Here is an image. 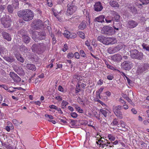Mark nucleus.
<instances>
[{"label":"nucleus","mask_w":149,"mask_h":149,"mask_svg":"<svg viewBox=\"0 0 149 149\" xmlns=\"http://www.w3.org/2000/svg\"><path fill=\"white\" fill-rule=\"evenodd\" d=\"M20 17H22L25 21H28L32 19L34 16L33 12L29 9H25L19 11L17 13Z\"/></svg>","instance_id":"f257e3e1"},{"label":"nucleus","mask_w":149,"mask_h":149,"mask_svg":"<svg viewBox=\"0 0 149 149\" xmlns=\"http://www.w3.org/2000/svg\"><path fill=\"white\" fill-rule=\"evenodd\" d=\"M105 138L101 137L99 139L98 141L96 142L97 145H100V147L101 149H111V148L113 147V144L112 143H111L105 139Z\"/></svg>","instance_id":"f03ea898"},{"label":"nucleus","mask_w":149,"mask_h":149,"mask_svg":"<svg viewBox=\"0 0 149 149\" xmlns=\"http://www.w3.org/2000/svg\"><path fill=\"white\" fill-rule=\"evenodd\" d=\"M67 10L66 15H70L74 13L77 9V6L74 5L72 3H69L67 5Z\"/></svg>","instance_id":"7ed1b4c3"},{"label":"nucleus","mask_w":149,"mask_h":149,"mask_svg":"<svg viewBox=\"0 0 149 149\" xmlns=\"http://www.w3.org/2000/svg\"><path fill=\"white\" fill-rule=\"evenodd\" d=\"M130 56L132 58L142 60L143 57V53L139 52L136 49H134L130 51Z\"/></svg>","instance_id":"20e7f679"},{"label":"nucleus","mask_w":149,"mask_h":149,"mask_svg":"<svg viewBox=\"0 0 149 149\" xmlns=\"http://www.w3.org/2000/svg\"><path fill=\"white\" fill-rule=\"evenodd\" d=\"M101 31L102 33L108 35H112L115 33V31L113 29V28L108 26L103 27Z\"/></svg>","instance_id":"39448f33"},{"label":"nucleus","mask_w":149,"mask_h":149,"mask_svg":"<svg viewBox=\"0 0 149 149\" xmlns=\"http://www.w3.org/2000/svg\"><path fill=\"white\" fill-rule=\"evenodd\" d=\"M2 24L4 28H7L10 26L12 21L9 18H4L1 19Z\"/></svg>","instance_id":"423d86ee"},{"label":"nucleus","mask_w":149,"mask_h":149,"mask_svg":"<svg viewBox=\"0 0 149 149\" xmlns=\"http://www.w3.org/2000/svg\"><path fill=\"white\" fill-rule=\"evenodd\" d=\"M149 67V65L145 63L141 65L138 69V73H141L148 70Z\"/></svg>","instance_id":"0eeeda50"},{"label":"nucleus","mask_w":149,"mask_h":149,"mask_svg":"<svg viewBox=\"0 0 149 149\" xmlns=\"http://www.w3.org/2000/svg\"><path fill=\"white\" fill-rule=\"evenodd\" d=\"M10 77L16 82H19L21 81V78L16 74L13 72H10L9 74Z\"/></svg>","instance_id":"6e6552de"},{"label":"nucleus","mask_w":149,"mask_h":149,"mask_svg":"<svg viewBox=\"0 0 149 149\" xmlns=\"http://www.w3.org/2000/svg\"><path fill=\"white\" fill-rule=\"evenodd\" d=\"M113 110L116 116L120 117L121 115V106H113Z\"/></svg>","instance_id":"1a4fd4ad"},{"label":"nucleus","mask_w":149,"mask_h":149,"mask_svg":"<svg viewBox=\"0 0 149 149\" xmlns=\"http://www.w3.org/2000/svg\"><path fill=\"white\" fill-rule=\"evenodd\" d=\"M116 42V40L114 38L107 37L105 45H113Z\"/></svg>","instance_id":"9d476101"},{"label":"nucleus","mask_w":149,"mask_h":149,"mask_svg":"<svg viewBox=\"0 0 149 149\" xmlns=\"http://www.w3.org/2000/svg\"><path fill=\"white\" fill-rule=\"evenodd\" d=\"M94 10L97 12L101 11L103 9V7L101 3L100 2H97L94 5Z\"/></svg>","instance_id":"9b49d317"},{"label":"nucleus","mask_w":149,"mask_h":149,"mask_svg":"<svg viewBox=\"0 0 149 149\" xmlns=\"http://www.w3.org/2000/svg\"><path fill=\"white\" fill-rule=\"evenodd\" d=\"M86 86V84L84 83L81 84V83H80V84H77L76 88V93L81 91L83 89H84Z\"/></svg>","instance_id":"f8f14e48"},{"label":"nucleus","mask_w":149,"mask_h":149,"mask_svg":"<svg viewBox=\"0 0 149 149\" xmlns=\"http://www.w3.org/2000/svg\"><path fill=\"white\" fill-rule=\"evenodd\" d=\"M120 49V47L119 46H117L114 47H109L108 48L107 51L109 53L112 54L118 51Z\"/></svg>","instance_id":"ddd939ff"},{"label":"nucleus","mask_w":149,"mask_h":149,"mask_svg":"<svg viewBox=\"0 0 149 149\" xmlns=\"http://www.w3.org/2000/svg\"><path fill=\"white\" fill-rule=\"evenodd\" d=\"M123 68L125 70L130 69L131 68L132 63L127 61H125L123 63Z\"/></svg>","instance_id":"4468645a"},{"label":"nucleus","mask_w":149,"mask_h":149,"mask_svg":"<svg viewBox=\"0 0 149 149\" xmlns=\"http://www.w3.org/2000/svg\"><path fill=\"white\" fill-rule=\"evenodd\" d=\"M112 17L113 18V20H114L116 22L119 21L120 17V15L116 12L113 11L112 12Z\"/></svg>","instance_id":"2eb2a0df"},{"label":"nucleus","mask_w":149,"mask_h":149,"mask_svg":"<svg viewBox=\"0 0 149 149\" xmlns=\"http://www.w3.org/2000/svg\"><path fill=\"white\" fill-rule=\"evenodd\" d=\"M2 35L3 38L8 41H10L11 40V36L10 35L5 32H3L2 33Z\"/></svg>","instance_id":"dca6fc26"},{"label":"nucleus","mask_w":149,"mask_h":149,"mask_svg":"<svg viewBox=\"0 0 149 149\" xmlns=\"http://www.w3.org/2000/svg\"><path fill=\"white\" fill-rule=\"evenodd\" d=\"M42 45V44H34L31 47L32 49L34 51L39 50L41 49L40 47Z\"/></svg>","instance_id":"f3484780"},{"label":"nucleus","mask_w":149,"mask_h":149,"mask_svg":"<svg viewBox=\"0 0 149 149\" xmlns=\"http://www.w3.org/2000/svg\"><path fill=\"white\" fill-rule=\"evenodd\" d=\"M106 38L107 37H105L103 35H101L98 36L97 37V40L103 44L105 45Z\"/></svg>","instance_id":"a211bd4d"},{"label":"nucleus","mask_w":149,"mask_h":149,"mask_svg":"<svg viewBox=\"0 0 149 149\" xmlns=\"http://www.w3.org/2000/svg\"><path fill=\"white\" fill-rule=\"evenodd\" d=\"M138 24V23L136 22L133 21L131 20L128 23V26L130 28H134Z\"/></svg>","instance_id":"6ab92c4d"},{"label":"nucleus","mask_w":149,"mask_h":149,"mask_svg":"<svg viewBox=\"0 0 149 149\" xmlns=\"http://www.w3.org/2000/svg\"><path fill=\"white\" fill-rule=\"evenodd\" d=\"M105 18L104 16L103 15H100L96 17L94 19L95 21L99 22L102 23L104 22V19Z\"/></svg>","instance_id":"aec40b11"},{"label":"nucleus","mask_w":149,"mask_h":149,"mask_svg":"<svg viewBox=\"0 0 149 149\" xmlns=\"http://www.w3.org/2000/svg\"><path fill=\"white\" fill-rule=\"evenodd\" d=\"M112 58L114 61L118 62L121 60V56L119 54H116L112 56Z\"/></svg>","instance_id":"412c9836"},{"label":"nucleus","mask_w":149,"mask_h":149,"mask_svg":"<svg viewBox=\"0 0 149 149\" xmlns=\"http://www.w3.org/2000/svg\"><path fill=\"white\" fill-rule=\"evenodd\" d=\"M3 58L7 61L10 63H12L15 61V59L11 56H4L3 57Z\"/></svg>","instance_id":"4be33fe9"},{"label":"nucleus","mask_w":149,"mask_h":149,"mask_svg":"<svg viewBox=\"0 0 149 149\" xmlns=\"http://www.w3.org/2000/svg\"><path fill=\"white\" fill-rule=\"evenodd\" d=\"M109 4L111 6L114 8H118L119 6L118 3L114 1H110L109 2Z\"/></svg>","instance_id":"5701e85b"},{"label":"nucleus","mask_w":149,"mask_h":149,"mask_svg":"<svg viewBox=\"0 0 149 149\" xmlns=\"http://www.w3.org/2000/svg\"><path fill=\"white\" fill-rule=\"evenodd\" d=\"M82 77L80 75L76 74L73 75L72 77V82L73 81V80L76 79L78 82H79V81L82 80Z\"/></svg>","instance_id":"b1692460"},{"label":"nucleus","mask_w":149,"mask_h":149,"mask_svg":"<svg viewBox=\"0 0 149 149\" xmlns=\"http://www.w3.org/2000/svg\"><path fill=\"white\" fill-rule=\"evenodd\" d=\"M22 38L24 42L26 44H28L29 42L31 39L28 36L25 35L23 36Z\"/></svg>","instance_id":"393cba45"},{"label":"nucleus","mask_w":149,"mask_h":149,"mask_svg":"<svg viewBox=\"0 0 149 149\" xmlns=\"http://www.w3.org/2000/svg\"><path fill=\"white\" fill-rule=\"evenodd\" d=\"M12 5L15 8H19V5L18 0H12Z\"/></svg>","instance_id":"a878e982"},{"label":"nucleus","mask_w":149,"mask_h":149,"mask_svg":"<svg viewBox=\"0 0 149 149\" xmlns=\"http://www.w3.org/2000/svg\"><path fill=\"white\" fill-rule=\"evenodd\" d=\"M26 67L28 69L31 70L32 71H35L36 70L35 66L33 64H27L26 65Z\"/></svg>","instance_id":"bb28decb"},{"label":"nucleus","mask_w":149,"mask_h":149,"mask_svg":"<svg viewBox=\"0 0 149 149\" xmlns=\"http://www.w3.org/2000/svg\"><path fill=\"white\" fill-rule=\"evenodd\" d=\"M123 49L122 51H123V52L122 53H124V55H127L128 54V52L127 51L128 50L127 49V47L126 45H124L123 46H122V49Z\"/></svg>","instance_id":"cd10ccee"},{"label":"nucleus","mask_w":149,"mask_h":149,"mask_svg":"<svg viewBox=\"0 0 149 149\" xmlns=\"http://www.w3.org/2000/svg\"><path fill=\"white\" fill-rule=\"evenodd\" d=\"M70 125L72 127H77V124L78 123V121L77 120H72L70 119Z\"/></svg>","instance_id":"c85d7f7f"},{"label":"nucleus","mask_w":149,"mask_h":149,"mask_svg":"<svg viewBox=\"0 0 149 149\" xmlns=\"http://www.w3.org/2000/svg\"><path fill=\"white\" fill-rule=\"evenodd\" d=\"M8 125L9 126H6V127L5 129L7 132H9L10 131V129H13L14 128V127L12 123L10 122H8Z\"/></svg>","instance_id":"c756f323"},{"label":"nucleus","mask_w":149,"mask_h":149,"mask_svg":"<svg viewBox=\"0 0 149 149\" xmlns=\"http://www.w3.org/2000/svg\"><path fill=\"white\" fill-rule=\"evenodd\" d=\"M17 68L18 69H15V71L19 74L22 75L24 73V72L22 68H19L18 67H17Z\"/></svg>","instance_id":"7c9ffc66"},{"label":"nucleus","mask_w":149,"mask_h":149,"mask_svg":"<svg viewBox=\"0 0 149 149\" xmlns=\"http://www.w3.org/2000/svg\"><path fill=\"white\" fill-rule=\"evenodd\" d=\"M7 52V50L4 48L2 47L0 48V54L1 56H3V54L6 55Z\"/></svg>","instance_id":"2f4dec72"},{"label":"nucleus","mask_w":149,"mask_h":149,"mask_svg":"<svg viewBox=\"0 0 149 149\" xmlns=\"http://www.w3.org/2000/svg\"><path fill=\"white\" fill-rule=\"evenodd\" d=\"M16 57L17 59L22 63H23L24 61V59L20 54L16 55Z\"/></svg>","instance_id":"473e14b6"},{"label":"nucleus","mask_w":149,"mask_h":149,"mask_svg":"<svg viewBox=\"0 0 149 149\" xmlns=\"http://www.w3.org/2000/svg\"><path fill=\"white\" fill-rule=\"evenodd\" d=\"M86 26L85 21H83L80 24L79 26V29H84Z\"/></svg>","instance_id":"72a5a7b5"},{"label":"nucleus","mask_w":149,"mask_h":149,"mask_svg":"<svg viewBox=\"0 0 149 149\" xmlns=\"http://www.w3.org/2000/svg\"><path fill=\"white\" fill-rule=\"evenodd\" d=\"M65 37L67 38H69L70 36V32L68 31L65 30L63 33Z\"/></svg>","instance_id":"f704fd0d"},{"label":"nucleus","mask_w":149,"mask_h":149,"mask_svg":"<svg viewBox=\"0 0 149 149\" xmlns=\"http://www.w3.org/2000/svg\"><path fill=\"white\" fill-rule=\"evenodd\" d=\"M113 24L114 29L116 30H118L119 29H120V23H114Z\"/></svg>","instance_id":"c9c22d12"},{"label":"nucleus","mask_w":149,"mask_h":149,"mask_svg":"<svg viewBox=\"0 0 149 149\" xmlns=\"http://www.w3.org/2000/svg\"><path fill=\"white\" fill-rule=\"evenodd\" d=\"M122 96L124 98L126 99L130 103L132 104V103H133L131 100L126 95L123 93L122 94Z\"/></svg>","instance_id":"e433bc0d"},{"label":"nucleus","mask_w":149,"mask_h":149,"mask_svg":"<svg viewBox=\"0 0 149 149\" xmlns=\"http://www.w3.org/2000/svg\"><path fill=\"white\" fill-rule=\"evenodd\" d=\"M22 88L21 87L19 88H13V87H10L9 88V89L8 88V90H7L8 92L10 93H13L15 91V90L14 89H17L19 90H20L21 89H22Z\"/></svg>","instance_id":"4c0bfd02"},{"label":"nucleus","mask_w":149,"mask_h":149,"mask_svg":"<svg viewBox=\"0 0 149 149\" xmlns=\"http://www.w3.org/2000/svg\"><path fill=\"white\" fill-rule=\"evenodd\" d=\"M100 112L105 117L107 116V112L106 110L103 109H100Z\"/></svg>","instance_id":"58836bf2"},{"label":"nucleus","mask_w":149,"mask_h":149,"mask_svg":"<svg viewBox=\"0 0 149 149\" xmlns=\"http://www.w3.org/2000/svg\"><path fill=\"white\" fill-rule=\"evenodd\" d=\"M7 9L9 13H11L13 12V8L11 5H8L7 6Z\"/></svg>","instance_id":"ea45409f"},{"label":"nucleus","mask_w":149,"mask_h":149,"mask_svg":"<svg viewBox=\"0 0 149 149\" xmlns=\"http://www.w3.org/2000/svg\"><path fill=\"white\" fill-rule=\"evenodd\" d=\"M108 138L111 141L115 140V138L111 134H109L107 136Z\"/></svg>","instance_id":"a19ab883"},{"label":"nucleus","mask_w":149,"mask_h":149,"mask_svg":"<svg viewBox=\"0 0 149 149\" xmlns=\"http://www.w3.org/2000/svg\"><path fill=\"white\" fill-rule=\"evenodd\" d=\"M77 34L79 37L82 39H84L85 38V35L84 33L81 31H79Z\"/></svg>","instance_id":"79ce46f5"},{"label":"nucleus","mask_w":149,"mask_h":149,"mask_svg":"<svg viewBox=\"0 0 149 149\" xmlns=\"http://www.w3.org/2000/svg\"><path fill=\"white\" fill-rule=\"evenodd\" d=\"M68 104V103L66 101L63 100L61 103L62 108H66V106Z\"/></svg>","instance_id":"37998d69"},{"label":"nucleus","mask_w":149,"mask_h":149,"mask_svg":"<svg viewBox=\"0 0 149 149\" xmlns=\"http://www.w3.org/2000/svg\"><path fill=\"white\" fill-rule=\"evenodd\" d=\"M106 65H107V68H109V69H110L112 70H116L117 71H118V72H120L119 70H116V69H115V68L114 67H113L112 65H110L109 64H107L106 63Z\"/></svg>","instance_id":"c03bdc74"},{"label":"nucleus","mask_w":149,"mask_h":149,"mask_svg":"<svg viewBox=\"0 0 149 149\" xmlns=\"http://www.w3.org/2000/svg\"><path fill=\"white\" fill-rule=\"evenodd\" d=\"M75 108L76 110L79 113H82L83 112V110L78 105H76L75 106Z\"/></svg>","instance_id":"a18cd8bd"},{"label":"nucleus","mask_w":149,"mask_h":149,"mask_svg":"<svg viewBox=\"0 0 149 149\" xmlns=\"http://www.w3.org/2000/svg\"><path fill=\"white\" fill-rule=\"evenodd\" d=\"M20 50L22 52H26L27 51V49L25 46L22 45L20 47Z\"/></svg>","instance_id":"49530a36"},{"label":"nucleus","mask_w":149,"mask_h":149,"mask_svg":"<svg viewBox=\"0 0 149 149\" xmlns=\"http://www.w3.org/2000/svg\"><path fill=\"white\" fill-rule=\"evenodd\" d=\"M127 7L130 10L134 6L133 3H128L126 5Z\"/></svg>","instance_id":"de8ad7c7"},{"label":"nucleus","mask_w":149,"mask_h":149,"mask_svg":"<svg viewBox=\"0 0 149 149\" xmlns=\"http://www.w3.org/2000/svg\"><path fill=\"white\" fill-rule=\"evenodd\" d=\"M74 55L72 53H69L67 55V57L69 59H72L74 56Z\"/></svg>","instance_id":"09e8293b"},{"label":"nucleus","mask_w":149,"mask_h":149,"mask_svg":"<svg viewBox=\"0 0 149 149\" xmlns=\"http://www.w3.org/2000/svg\"><path fill=\"white\" fill-rule=\"evenodd\" d=\"M52 11L54 15L58 18L59 21H60V20L58 19V17H57L58 13L56 11L55 9L53 8L52 9Z\"/></svg>","instance_id":"8fccbe9b"},{"label":"nucleus","mask_w":149,"mask_h":149,"mask_svg":"<svg viewBox=\"0 0 149 149\" xmlns=\"http://www.w3.org/2000/svg\"><path fill=\"white\" fill-rule=\"evenodd\" d=\"M70 38L71 39H74L77 36V34L75 33H70Z\"/></svg>","instance_id":"3c124183"},{"label":"nucleus","mask_w":149,"mask_h":149,"mask_svg":"<svg viewBox=\"0 0 149 149\" xmlns=\"http://www.w3.org/2000/svg\"><path fill=\"white\" fill-rule=\"evenodd\" d=\"M142 46L143 47V48L144 49H146V50L148 51H149V46H147L146 44L143 43L142 45Z\"/></svg>","instance_id":"603ef678"},{"label":"nucleus","mask_w":149,"mask_h":149,"mask_svg":"<svg viewBox=\"0 0 149 149\" xmlns=\"http://www.w3.org/2000/svg\"><path fill=\"white\" fill-rule=\"evenodd\" d=\"M143 5L147 4L149 3V0H140Z\"/></svg>","instance_id":"864d4df0"},{"label":"nucleus","mask_w":149,"mask_h":149,"mask_svg":"<svg viewBox=\"0 0 149 149\" xmlns=\"http://www.w3.org/2000/svg\"><path fill=\"white\" fill-rule=\"evenodd\" d=\"M80 55L82 57H85L86 56V54L84 51L82 50H80L79 52Z\"/></svg>","instance_id":"5fc2aeb1"},{"label":"nucleus","mask_w":149,"mask_h":149,"mask_svg":"<svg viewBox=\"0 0 149 149\" xmlns=\"http://www.w3.org/2000/svg\"><path fill=\"white\" fill-rule=\"evenodd\" d=\"M122 73L123 74V77H124V79H125V78H126V79H127V82L128 83V84H130L131 82V81L130 80L129 78H128L127 76H126L125 75L124 73L122 72Z\"/></svg>","instance_id":"6e6d98bb"},{"label":"nucleus","mask_w":149,"mask_h":149,"mask_svg":"<svg viewBox=\"0 0 149 149\" xmlns=\"http://www.w3.org/2000/svg\"><path fill=\"white\" fill-rule=\"evenodd\" d=\"M85 15L86 18H87V20H88V23L89 24H90V18L89 17V13L87 12V11Z\"/></svg>","instance_id":"4d7b16f0"},{"label":"nucleus","mask_w":149,"mask_h":149,"mask_svg":"<svg viewBox=\"0 0 149 149\" xmlns=\"http://www.w3.org/2000/svg\"><path fill=\"white\" fill-rule=\"evenodd\" d=\"M131 12L133 13H137V11L136 9L134 6L130 10Z\"/></svg>","instance_id":"13d9d810"},{"label":"nucleus","mask_w":149,"mask_h":149,"mask_svg":"<svg viewBox=\"0 0 149 149\" xmlns=\"http://www.w3.org/2000/svg\"><path fill=\"white\" fill-rule=\"evenodd\" d=\"M99 117H100V116H96V118L97 119H98V120H100V122L103 125H107V123L106 122H104V121H102H102L101 120V118H100Z\"/></svg>","instance_id":"bf43d9fd"},{"label":"nucleus","mask_w":149,"mask_h":149,"mask_svg":"<svg viewBox=\"0 0 149 149\" xmlns=\"http://www.w3.org/2000/svg\"><path fill=\"white\" fill-rule=\"evenodd\" d=\"M71 116L74 118H76L77 116V114L75 112H72L70 113Z\"/></svg>","instance_id":"052dcab7"},{"label":"nucleus","mask_w":149,"mask_h":149,"mask_svg":"<svg viewBox=\"0 0 149 149\" xmlns=\"http://www.w3.org/2000/svg\"><path fill=\"white\" fill-rule=\"evenodd\" d=\"M45 117H48L49 118V120L53 119L54 118L53 116L51 115H49L47 114H45Z\"/></svg>","instance_id":"680f3d73"},{"label":"nucleus","mask_w":149,"mask_h":149,"mask_svg":"<svg viewBox=\"0 0 149 149\" xmlns=\"http://www.w3.org/2000/svg\"><path fill=\"white\" fill-rule=\"evenodd\" d=\"M118 123V122L117 121V120L116 119H114L113 121V122L111 123V125H117Z\"/></svg>","instance_id":"e2e57ef3"},{"label":"nucleus","mask_w":149,"mask_h":149,"mask_svg":"<svg viewBox=\"0 0 149 149\" xmlns=\"http://www.w3.org/2000/svg\"><path fill=\"white\" fill-rule=\"evenodd\" d=\"M47 3L48 6L49 7H52L53 6V4L52 0H47Z\"/></svg>","instance_id":"0e129e2a"},{"label":"nucleus","mask_w":149,"mask_h":149,"mask_svg":"<svg viewBox=\"0 0 149 149\" xmlns=\"http://www.w3.org/2000/svg\"><path fill=\"white\" fill-rule=\"evenodd\" d=\"M12 122L13 123L16 125H18L19 124V123L16 119H13L12 120Z\"/></svg>","instance_id":"69168bd1"},{"label":"nucleus","mask_w":149,"mask_h":149,"mask_svg":"<svg viewBox=\"0 0 149 149\" xmlns=\"http://www.w3.org/2000/svg\"><path fill=\"white\" fill-rule=\"evenodd\" d=\"M68 49V46L66 44H64L63 46V51L64 52H65Z\"/></svg>","instance_id":"338daca9"},{"label":"nucleus","mask_w":149,"mask_h":149,"mask_svg":"<svg viewBox=\"0 0 149 149\" xmlns=\"http://www.w3.org/2000/svg\"><path fill=\"white\" fill-rule=\"evenodd\" d=\"M49 107L51 109L56 110L58 107L54 105H51L49 106Z\"/></svg>","instance_id":"774afa93"}]
</instances>
